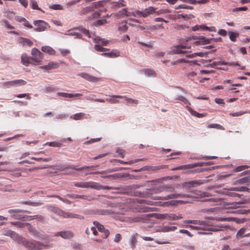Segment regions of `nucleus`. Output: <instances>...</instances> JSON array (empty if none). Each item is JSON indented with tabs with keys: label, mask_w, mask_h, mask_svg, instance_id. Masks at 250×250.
Segmentation results:
<instances>
[{
	"label": "nucleus",
	"mask_w": 250,
	"mask_h": 250,
	"mask_svg": "<svg viewBox=\"0 0 250 250\" xmlns=\"http://www.w3.org/2000/svg\"><path fill=\"white\" fill-rule=\"evenodd\" d=\"M151 216V214H141L134 217H129L128 220L130 223H146L148 218Z\"/></svg>",
	"instance_id": "nucleus-9"
},
{
	"label": "nucleus",
	"mask_w": 250,
	"mask_h": 250,
	"mask_svg": "<svg viewBox=\"0 0 250 250\" xmlns=\"http://www.w3.org/2000/svg\"><path fill=\"white\" fill-rule=\"evenodd\" d=\"M207 127L208 128H214L218 129L225 130V128L222 125L217 124H208Z\"/></svg>",
	"instance_id": "nucleus-39"
},
{
	"label": "nucleus",
	"mask_w": 250,
	"mask_h": 250,
	"mask_svg": "<svg viewBox=\"0 0 250 250\" xmlns=\"http://www.w3.org/2000/svg\"><path fill=\"white\" fill-rule=\"evenodd\" d=\"M26 83V82L23 80H17L4 82L2 83V85L4 87L10 88L11 87H17L21 85H24Z\"/></svg>",
	"instance_id": "nucleus-11"
},
{
	"label": "nucleus",
	"mask_w": 250,
	"mask_h": 250,
	"mask_svg": "<svg viewBox=\"0 0 250 250\" xmlns=\"http://www.w3.org/2000/svg\"><path fill=\"white\" fill-rule=\"evenodd\" d=\"M139 160H132L129 161H124L121 160H115V161L118 162L121 164L131 165L138 162Z\"/></svg>",
	"instance_id": "nucleus-46"
},
{
	"label": "nucleus",
	"mask_w": 250,
	"mask_h": 250,
	"mask_svg": "<svg viewBox=\"0 0 250 250\" xmlns=\"http://www.w3.org/2000/svg\"><path fill=\"white\" fill-rule=\"evenodd\" d=\"M33 24L37 26L34 29L36 32L44 31L46 30L50 27L47 22L42 20L34 21Z\"/></svg>",
	"instance_id": "nucleus-10"
},
{
	"label": "nucleus",
	"mask_w": 250,
	"mask_h": 250,
	"mask_svg": "<svg viewBox=\"0 0 250 250\" xmlns=\"http://www.w3.org/2000/svg\"><path fill=\"white\" fill-rule=\"evenodd\" d=\"M93 223L94 226L96 227L98 231L101 232V233H102L105 230V229L104 227V226L102 224H100L98 222L94 221Z\"/></svg>",
	"instance_id": "nucleus-40"
},
{
	"label": "nucleus",
	"mask_w": 250,
	"mask_h": 250,
	"mask_svg": "<svg viewBox=\"0 0 250 250\" xmlns=\"http://www.w3.org/2000/svg\"><path fill=\"white\" fill-rule=\"evenodd\" d=\"M246 229L244 228H242L239 229V230L237 232L236 234V237L237 238L242 237H247L249 235L248 233H245Z\"/></svg>",
	"instance_id": "nucleus-35"
},
{
	"label": "nucleus",
	"mask_w": 250,
	"mask_h": 250,
	"mask_svg": "<svg viewBox=\"0 0 250 250\" xmlns=\"http://www.w3.org/2000/svg\"><path fill=\"white\" fill-rule=\"evenodd\" d=\"M47 209L60 216H62L64 218H77L79 215L76 214H72L69 212L64 211L60 208L52 205L47 206Z\"/></svg>",
	"instance_id": "nucleus-6"
},
{
	"label": "nucleus",
	"mask_w": 250,
	"mask_h": 250,
	"mask_svg": "<svg viewBox=\"0 0 250 250\" xmlns=\"http://www.w3.org/2000/svg\"><path fill=\"white\" fill-rule=\"evenodd\" d=\"M127 14V10L126 8H123L120 10L117 14V15L119 17L126 16Z\"/></svg>",
	"instance_id": "nucleus-48"
},
{
	"label": "nucleus",
	"mask_w": 250,
	"mask_h": 250,
	"mask_svg": "<svg viewBox=\"0 0 250 250\" xmlns=\"http://www.w3.org/2000/svg\"><path fill=\"white\" fill-rule=\"evenodd\" d=\"M101 55L103 56L111 58H116L120 56V52L117 50H112L109 52L103 53Z\"/></svg>",
	"instance_id": "nucleus-18"
},
{
	"label": "nucleus",
	"mask_w": 250,
	"mask_h": 250,
	"mask_svg": "<svg viewBox=\"0 0 250 250\" xmlns=\"http://www.w3.org/2000/svg\"><path fill=\"white\" fill-rule=\"evenodd\" d=\"M126 5V2L125 0H119L117 1H114L112 3V5L114 8H120L125 7Z\"/></svg>",
	"instance_id": "nucleus-27"
},
{
	"label": "nucleus",
	"mask_w": 250,
	"mask_h": 250,
	"mask_svg": "<svg viewBox=\"0 0 250 250\" xmlns=\"http://www.w3.org/2000/svg\"><path fill=\"white\" fill-rule=\"evenodd\" d=\"M214 29V27H208L205 26V25H195L192 27V30L193 31H196L199 30L213 31Z\"/></svg>",
	"instance_id": "nucleus-24"
},
{
	"label": "nucleus",
	"mask_w": 250,
	"mask_h": 250,
	"mask_svg": "<svg viewBox=\"0 0 250 250\" xmlns=\"http://www.w3.org/2000/svg\"><path fill=\"white\" fill-rule=\"evenodd\" d=\"M8 213L11 214V217L16 219H21L24 218V216L21 214V212H26V210H21L19 209H11L8 210Z\"/></svg>",
	"instance_id": "nucleus-13"
},
{
	"label": "nucleus",
	"mask_w": 250,
	"mask_h": 250,
	"mask_svg": "<svg viewBox=\"0 0 250 250\" xmlns=\"http://www.w3.org/2000/svg\"><path fill=\"white\" fill-rule=\"evenodd\" d=\"M101 139V138H97L91 139L90 140L86 141L84 143V144H90L93 143L94 142H98V141H100Z\"/></svg>",
	"instance_id": "nucleus-62"
},
{
	"label": "nucleus",
	"mask_w": 250,
	"mask_h": 250,
	"mask_svg": "<svg viewBox=\"0 0 250 250\" xmlns=\"http://www.w3.org/2000/svg\"><path fill=\"white\" fill-rule=\"evenodd\" d=\"M78 75L90 82H97L100 80L99 78L92 76L87 73L84 72L81 73L79 74Z\"/></svg>",
	"instance_id": "nucleus-16"
},
{
	"label": "nucleus",
	"mask_w": 250,
	"mask_h": 250,
	"mask_svg": "<svg viewBox=\"0 0 250 250\" xmlns=\"http://www.w3.org/2000/svg\"><path fill=\"white\" fill-rule=\"evenodd\" d=\"M1 231L4 235L10 236L12 238L16 239L17 241L19 239V237L21 236L15 232L7 229H3Z\"/></svg>",
	"instance_id": "nucleus-14"
},
{
	"label": "nucleus",
	"mask_w": 250,
	"mask_h": 250,
	"mask_svg": "<svg viewBox=\"0 0 250 250\" xmlns=\"http://www.w3.org/2000/svg\"><path fill=\"white\" fill-rule=\"evenodd\" d=\"M58 95L63 98H71V96H72V94L67 93L65 92H59Z\"/></svg>",
	"instance_id": "nucleus-58"
},
{
	"label": "nucleus",
	"mask_w": 250,
	"mask_h": 250,
	"mask_svg": "<svg viewBox=\"0 0 250 250\" xmlns=\"http://www.w3.org/2000/svg\"><path fill=\"white\" fill-rule=\"evenodd\" d=\"M49 7L50 9H54V10H62V6L59 4H55L53 5H49Z\"/></svg>",
	"instance_id": "nucleus-54"
},
{
	"label": "nucleus",
	"mask_w": 250,
	"mask_h": 250,
	"mask_svg": "<svg viewBox=\"0 0 250 250\" xmlns=\"http://www.w3.org/2000/svg\"><path fill=\"white\" fill-rule=\"evenodd\" d=\"M89 167H83L80 168H76L73 165H68L65 167L66 169H72L76 170L84 169L85 168H88Z\"/></svg>",
	"instance_id": "nucleus-52"
},
{
	"label": "nucleus",
	"mask_w": 250,
	"mask_h": 250,
	"mask_svg": "<svg viewBox=\"0 0 250 250\" xmlns=\"http://www.w3.org/2000/svg\"><path fill=\"white\" fill-rule=\"evenodd\" d=\"M94 213L98 215H105L111 214L112 211L106 209H96Z\"/></svg>",
	"instance_id": "nucleus-31"
},
{
	"label": "nucleus",
	"mask_w": 250,
	"mask_h": 250,
	"mask_svg": "<svg viewBox=\"0 0 250 250\" xmlns=\"http://www.w3.org/2000/svg\"><path fill=\"white\" fill-rule=\"evenodd\" d=\"M19 243L22 244L29 250H38L42 249L44 245L41 243L35 240H28L21 236L18 239Z\"/></svg>",
	"instance_id": "nucleus-2"
},
{
	"label": "nucleus",
	"mask_w": 250,
	"mask_h": 250,
	"mask_svg": "<svg viewBox=\"0 0 250 250\" xmlns=\"http://www.w3.org/2000/svg\"><path fill=\"white\" fill-rule=\"evenodd\" d=\"M159 205L162 207H168L170 206H174L177 205V201H174V200H171L167 202H160L158 203Z\"/></svg>",
	"instance_id": "nucleus-26"
},
{
	"label": "nucleus",
	"mask_w": 250,
	"mask_h": 250,
	"mask_svg": "<svg viewBox=\"0 0 250 250\" xmlns=\"http://www.w3.org/2000/svg\"><path fill=\"white\" fill-rule=\"evenodd\" d=\"M11 224L13 225L16 226L17 227L19 228H23L26 227V225H28L29 223H24L21 222H12Z\"/></svg>",
	"instance_id": "nucleus-45"
},
{
	"label": "nucleus",
	"mask_w": 250,
	"mask_h": 250,
	"mask_svg": "<svg viewBox=\"0 0 250 250\" xmlns=\"http://www.w3.org/2000/svg\"><path fill=\"white\" fill-rule=\"evenodd\" d=\"M186 56L187 57H188V58H194L196 56L203 57L204 53H201V52L195 53H193V54H190V55H186Z\"/></svg>",
	"instance_id": "nucleus-57"
},
{
	"label": "nucleus",
	"mask_w": 250,
	"mask_h": 250,
	"mask_svg": "<svg viewBox=\"0 0 250 250\" xmlns=\"http://www.w3.org/2000/svg\"><path fill=\"white\" fill-rule=\"evenodd\" d=\"M105 3V2L104 1H99L97 2H94L92 4V6L95 8H97L100 7H103Z\"/></svg>",
	"instance_id": "nucleus-47"
},
{
	"label": "nucleus",
	"mask_w": 250,
	"mask_h": 250,
	"mask_svg": "<svg viewBox=\"0 0 250 250\" xmlns=\"http://www.w3.org/2000/svg\"><path fill=\"white\" fill-rule=\"evenodd\" d=\"M67 197H69L73 199H76V198H81L83 199V200H86L90 201V197L89 196H88L87 195H78L75 194H67L66 195Z\"/></svg>",
	"instance_id": "nucleus-22"
},
{
	"label": "nucleus",
	"mask_w": 250,
	"mask_h": 250,
	"mask_svg": "<svg viewBox=\"0 0 250 250\" xmlns=\"http://www.w3.org/2000/svg\"><path fill=\"white\" fill-rule=\"evenodd\" d=\"M84 115V113H78L74 114L73 116L70 117V118L73 119L75 120H79L82 119Z\"/></svg>",
	"instance_id": "nucleus-43"
},
{
	"label": "nucleus",
	"mask_w": 250,
	"mask_h": 250,
	"mask_svg": "<svg viewBox=\"0 0 250 250\" xmlns=\"http://www.w3.org/2000/svg\"><path fill=\"white\" fill-rule=\"evenodd\" d=\"M56 235L60 236L64 239H70L74 236V234L70 231H64L58 232Z\"/></svg>",
	"instance_id": "nucleus-17"
},
{
	"label": "nucleus",
	"mask_w": 250,
	"mask_h": 250,
	"mask_svg": "<svg viewBox=\"0 0 250 250\" xmlns=\"http://www.w3.org/2000/svg\"><path fill=\"white\" fill-rule=\"evenodd\" d=\"M42 50L44 52L47 53L50 55H54L55 53V51L51 47L49 46H44L42 47Z\"/></svg>",
	"instance_id": "nucleus-30"
},
{
	"label": "nucleus",
	"mask_w": 250,
	"mask_h": 250,
	"mask_svg": "<svg viewBox=\"0 0 250 250\" xmlns=\"http://www.w3.org/2000/svg\"><path fill=\"white\" fill-rule=\"evenodd\" d=\"M95 96L93 94L89 95L85 97L86 99L87 100H90L92 101H95L100 103H104L105 102V100L102 99H95L94 97Z\"/></svg>",
	"instance_id": "nucleus-34"
},
{
	"label": "nucleus",
	"mask_w": 250,
	"mask_h": 250,
	"mask_svg": "<svg viewBox=\"0 0 250 250\" xmlns=\"http://www.w3.org/2000/svg\"><path fill=\"white\" fill-rule=\"evenodd\" d=\"M31 60L32 62H31V64H34V65H38L40 63V62H41V60L43 58V54L39 50H38L36 48H34L31 50Z\"/></svg>",
	"instance_id": "nucleus-7"
},
{
	"label": "nucleus",
	"mask_w": 250,
	"mask_h": 250,
	"mask_svg": "<svg viewBox=\"0 0 250 250\" xmlns=\"http://www.w3.org/2000/svg\"><path fill=\"white\" fill-rule=\"evenodd\" d=\"M66 35H69L70 36H74L75 39H81L82 35L80 33L76 32H68V33L66 34Z\"/></svg>",
	"instance_id": "nucleus-50"
},
{
	"label": "nucleus",
	"mask_w": 250,
	"mask_h": 250,
	"mask_svg": "<svg viewBox=\"0 0 250 250\" xmlns=\"http://www.w3.org/2000/svg\"><path fill=\"white\" fill-rule=\"evenodd\" d=\"M31 159L35 160L37 161L48 162V161L51 160V158L49 157V158H36V157H32L31 158Z\"/></svg>",
	"instance_id": "nucleus-55"
},
{
	"label": "nucleus",
	"mask_w": 250,
	"mask_h": 250,
	"mask_svg": "<svg viewBox=\"0 0 250 250\" xmlns=\"http://www.w3.org/2000/svg\"><path fill=\"white\" fill-rule=\"evenodd\" d=\"M229 35L230 40L232 42H235L236 41V38L239 37V34L236 32L229 31Z\"/></svg>",
	"instance_id": "nucleus-37"
},
{
	"label": "nucleus",
	"mask_w": 250,
	"mask_h": 250,
	"mask_svg": "<svg viewBox=\"0 0 250 250\" xmlns=\"http://www.w3.org/2000/svg\"><path fill=\"white\" fill-rule=\"evenodd\" d=\"M138 202L141 204L144 203V204H146L150 205H154V202L153 201L146 200H143V199L138 200Z\"/></svg>",
	"instance_id": "nucleus-61"
},
{
	"label": "nucleus",
	"mask_w": 250,
	"mask_h": 250,
	"mask_svg": "<svg viewBox=\"0 0 250 250\" xmlns=\"http://www.w3.org/2000/svg\"><path fill=\"white\" fill-rule=\"evenodd\" d=\"M236 212L238 214H245L250 212V208L248 209H237Z\"/></svg>",
	"instance_id": "nucleus-59"
},
{
	"label": "nucleus",
	"mask_w": 250,
	"mask_h": 250,
	"mask_svg": "<svg viewBox=\"0 0 250 250\" xmlns=\"http://www.w3.org/2000/svg\"><path fill=\"white\" fill-rule=\"evenodd\" d=\"M182 195V194H181ZM188 195V197H181V198H188V199L186 201H181V200H174V201H177V204H183V203H189L190 202V201L192 200V199L194 198V197L192 196L189 194H187Z\"/></svg>",
	"instance_id": "nucleus-41"
},
{
	"label": "nucleus",
	"mask_w": 250,
	"mask_h": 250,
	"mask_svg": "<svg viewBox=\"0 0 250 250\" xmlns=\"http://www.w3.org/2000/svg\"><path fill=\"white\" fill-rule=\"evenodd\" d=\"M175 99L181 101L182 102H183L186 104H187V105H190V104L189 102V101L186 98H185L183 96H178L177 98H176Z\"/></svg>",
	"instance_id": "nucleus-49"
},
{
	"label": "nucleus",
	"mask_w": 250,
	"mask_h": 250,
	"mask_svg": "<svg viewBox=\"0 0 250 250\" xmlns=\"http://www.w3.org/2000/svg\"><path fill=\"white\" fill-rule=\"evenodd\" d=\"M59 67V64L57 62H49L47 64L42 66L41 68L45 70H51L54 68H57Z\"/></svg>",
	"instance_id": "nucleus-20"
},
{
	"label": "nucleus",
	"mask_w": 250,
	"mask_h": 250,
	"mask_svg": "<svg viewBox=\"0 0 250 250\" xmlns=\"http://www.w3.org/2000/svg\"><path fill=\"white\" fill-rule=\"evenodd\" d=\"M145 75L147 77H155L156 73L150 69H145L143 70Z\"/></svg>",
	"instance_id": "nucleus-33"
},
{
	"label": "nucleus",
	"mask_w": 250,
	"mask_h": 250,
	"mask_svg": "<svg viewBox=\"0 0 250 250\" xmlns=\"http://www.w3.org/2000/svg\"><path fill=\"white\" fill-rule=\"evenodd\" d=\"M3 24L7 30H12L14 29L15 27L10 24V23L6 20H3L2 21Z\"/></svg>",
	"instance_id": "nucleus-44"
},
{
	"label": "nucleus",
	"mask_w": 250,
	"mask_h": 250,
	"mask_svg": "<svg viewBox=\"0 0 250 250\" xmlns=\"http://www.w3.org/2000/svg\"><path fill=\"white\" fill-rule=\"evenodd\" d=\"M190 39L187 40L182 39L181 40V44L176 46H174L170 52L171 54H185L188 55V52L185 50L186 49H190L191 45L188 43L184 44V42H188Z\"/></svg>",
	"instance_id": "nucleus-5"
},
{
	"label": "nucleus",
	"mask_w": 250,
	"mask_h": 250,
	"mask_svg": "<svg viewBox=\"0 0 250 250\" xmlns=\"http://www.w3.org/2000/svg\"><path fill=\"white\" fill-rule=\"evenodd\" d=\"M186 108L187 110L190 112V113L194 116L197 117L198 118H202L204 117V115L203 114H200L197 112L196 111L193 110L190 106L188 105L186 106Z\"/></svg>",
	"instance_id": "nucleus-28"
},
{
	"label": "nucleus",
	"mask_w": 250,
	"mask_h": 250,
	"mask_svg": "<svg viewBox=\"0 0 250 250\" xmlns=\"http://www.w3.org/2000/svg\"><path fill=\"white\" fill-rule=\"evenodd\" d=\"M185 224H192L193 225H200V220H187L184 221Z\"/></svg>",
	"instance_id": "nucleus-51"
},
{
	"label": "nucleus",
	"mask_w": 250,
	"mask_h": 250,
	"mask_svg": "<svg viewBox=\"0 0 250 250\" xmlns=\"http://www.w3.org/2000/svg\"><path fill=\"white\" fill-rule=\"evenodd\" d=\"M125 24L120 26L119 27V30L123 32H125L128 29V26L126 24L127 23L126 21H125Z\"/></svg>",
	"instance_id": "nucleus-63"
},
{
	"label": "nucleus",
	"mask_w": 250,
	"mask_h": 250,
	"mask_svg": "<svg viewBox=\"0 0 250 250\" xmlns=\"http://www.w3.org/2000/svg\"><path fill=\"white\" fill-rule=\"evenodd\" d=\"M235 190V191H249L250 190V189H249L248 188L245 187H235V188H230V189H226L222 191V193L226 194L227 195L231 196V197H239L240 196V194L233 192L232 191Z\"/></svg>",
	"instance_id": "nucleus-8"
},
{
	"label": "nucleus",
	"mask_w": 250,
	"mask_h": 250,
	"mask_svg": "<svg viewBox=\"0 0 250 250\" xmlns=\"http://www.w3.org/2000/svg\"><path fill=\"white\" fill-rule=\"evenodd\" d=\"M94 48L95 50L98 51L104 52L107 50L106 48L103 47L101 45L99 44L95 45Z\"/></svg>",
	"instance_id": "nucleus-60"
},
{
	"label": "nucleus",
	"mask_w": 250,
	"mask_h": 250,
	"mask_svg": "<svg viewBox=\"0 0 250 250\" xmlns=\"http://www.w3.org/2000/svg\"><path fill=\"white\" fill-rule=\"evenodd\" d=\"M196 167V163L190 164L188 165H185L183 166H180L179 167H175L171 169L172 170H177L179 169H190Z\"/></svg>",
	"instance_id": "nucleus-23"
},
{
	"label": "nucleus",
	"mask_w": 250,
	"mask_h": 250,
	"mask_svg": "<svg viewBox=\"0 0 250 250\" xmlns=\"http://www.w3.org/2000/svg\"><path fill=\"white\" fill-rule=\"evenodd\" d=\"M200 225H190L188 227L195 230H205L208 231H217L223 230L226 226L224 225L212 226L209 221H200Z\"/></svg>",
	"instance_id": "nucleus-1"
},
{
	"label": "nucleus",
	"mask_w": 250,
	"mask_h": 250,
	"mask_svg": "<svg viewBox=\"0 0 250 250\" xmlns=\"http://www.w3.org/2000/svg\"><path fill=\"white\" fill-rule=\"evenodd\" d=\"M140 196L143 197H150L154 200H167L171 199H175L178 198V197H188L189 196L188 195H181L178 194V193H172L170 194H168L165 197H161V196H152V193L150 192V191H144L142 193H140Z\"/></svg>",
	"instance_id": "nucleus-4"
},
{
	"label": "nucleus",
	"mask_w": 250,
	"mask_h": 250,
	"mask_svg": "<svg viewBox=\"0 0 250 250\" xmlns=\"http://www.w3.org/2000/svg\"><path fill=\"white\" fill-rule=\"evenodd\" d=\"M26 227L32 235L39 239L43 238V235L41 232H37L30 224L26 225Z\"/></svg>",
	"instance_id": "nucleus-15"
},
{
	"label": "nucleus",
	"mask_w": 250,
	"mask_h": 250,
	"mask_svg": "<svg viewBox=\"0 0 250 250\" xmlns=\"http://www.w3.org/2000/svg\"><path fill=\"white\" fill-rule=\"evenodd\" d=\"M156 8L152 7L149 6L147 8H146L143 11V17L146 18L148 16L153 14L155 12Z\"/></svg>",
	"instance_id": "nucleus-19"
},
{
	"label": "nucleus",
	"mask_w": 250,
	"mask_h": 250,
	"mask_svg": "<svg viewBox=\"0 0 250 250\" xmlns=\"http://www.w3.org/2000/svg\"><path fill=\"white\" fill-rule=\"evenodd\" d=\"M250 200L249 199H245L243 200L241 202H238L233 203L232 204V207H234V208L239 207H240L239 205L249 203H250Z\"/></svg>",
	"instance_id": "nucleus-42"
},
{
	"label": "nucleus",
	"mask_w": 250,
	"mask_h": 250,
	"mask_svg": "<svg viewBox=\"0 0 250 250\" xmlns=\"http://www.w3.org/2000/svg\"><path fill=\"white\" fill-rule=\"evenodd\" d=\"M175 188L173 187L163 186L159 188L158 192H173Z\"/></svg>",
	"instance_id": "nucleus-25"
},
{
	"label": "nucleus",
	"mask_w": 250,
	"mask_h": 250,
	"mask_svg": "<svg viewBox=\"0 0 250 250\" xmlns=\"http://www.w3.org/2000/svg\"><path fill=\"white\" fill-rule=\"evenodd\" d=\"M21 62L25 65L27 66L28 64L31 63L32 62H30L29 58L26 54H23L21 56Z\"/></svg>",
	"instance_id": "nucleus-36"
},
{
	"label": "nucleus",
	"mask_w": 250,
	"mask_h": 250,
	"mask_svg": "<svg viewBox=\"0 0 250 250\" xmlns=\"http://www.w3.org/2000/svg\"><path fill=\"white\" fill-rule=\"evenodd\" d=\"M18 40L19 42L22 44L23 46H31L33 44V42L27 38L20 37L19 38Z\"/></svg>",
	"instance_id": "nucleus-21"
},
{
	"label": "nucleus",
	"mask_w": 250,
	"mask_h": 250,
	"mask_svg": "<svg viewBox=\"0 0 250 250\" xmlns=\"http://www.w3.org/2000/svg\"><path fill=\"white\" fill-rule=\"evenodd\" d=\"M137 242V241L135 235H132L129 240V245L132 250L135 248Z\"/></svg>",
	"instance_id": "nucleus-32"
},
{
	"label": "nucleus",
	"mask_w": 250,
	"mask_h": 250,
	"mask_svg": "<svg viewBox=\"0 0 250 250\" xmlns=\"http://www.w3.org/2000/svg\"><path fill=\"white\" fill-rule=\"evenodd\" d=\"M167 219L170 220H177L182 218V216L181 215L177 216V215L172 213L167 214Z\"/></svg>",
	"instance_id": "nucleus-38"
},
{
	"label": "nucleus",
	"mask_w": 250,
	"mask_h": 250,
	"mask_svg": "<svg viewBox=\"0 0 250 250\" xmlns=\"http://www.w3.org/2000/svg\"><path fill=\"white\" fill-rule=\"evenodd\" d=\"M31 6L33 9L41 10V9L38 7L37 2L35 0H30Z\"/></svg>",
	"instance_id": "nucleus-53"
},
{
	"label": "nucleus",
	"mask_w": 250,
	"mask_h": 250,
	"mask_svg": "<svg viewBox=\"0 0 250 250\" xmlns=\"http://www.w3.org/2000/svg\"><path fill=\"white\" fill-rule=\"evenodd\" d=\"M177 229V227L175 226H165L163 227L161 229L157 230V231H162V232H168L173 231Z\"/></svg>",
	"instance_id": "nucleus-29"
},
{
	"label": "nucleus",
	"mask_w": 250,
	"mask_h": 250,
	"mask_svg": "<svg viewBox=\"0 0 250 250\" xmlns=\"http://www.w3.org/2000/svg\"><path fill=\"white\" fill-rule=\"evenodd\" d=\"M74 186L77 187L81 188H91L97 190L100 189H116L112 187L104 186L99 185L96 182L93 181L85 182H76L74 184Z\"/></svg>",
	"instance_id": "nucleus-3"
},
{
	"label": "nucleus",
	"mask_w": 250,
	"mask_h": 250,
	"mask_svg": "<svg viewBox=\"0 0 250 250\" xmlns=\"http://www.w3.org/2000/svg\"><path fill=\"white\" fill-rule=\"evenodd\" d=\"M206 180H197L185 182L182 184L183 187L186 188L187 190L191 187H195L201 185H203L207 182Z\"/></svg>",
	"instance_id": "nucleus-12"
},
{
	"label": "nucleus",
	"mask_w": 250,
	"mask_h": 250,
	"mask_svg": "<svg viewBox=\"0 0 250 250\" xmlns=\"http://www.w3.org/2000/svg\"><path fill=\"white\" fill-rule=\"evenodd\" d=\"M248 168V167L247 166H238L237 167H236L234 170H233V171L234 172H239V171H242L243 170H245L247 168Z\"/></svg>",
	"instance_id": "nucleus-56"
},
{
	"label": "nucleus",
	"mask_w": 250,
	"mask_h": 250,
	"mask_svg": "<svg viewBox=\"0 0 250 250\" xmlns=\"http://www.w3.org/2000/svg\"><path fill=\"white\" fill-rule=\"evenodd\" d=\"M197 74L194 71L188 72L187 74V76L190 79H192L196 76Z\"/></svg>",
	"instance_id": "nucleus-64"
}]
</instances>
